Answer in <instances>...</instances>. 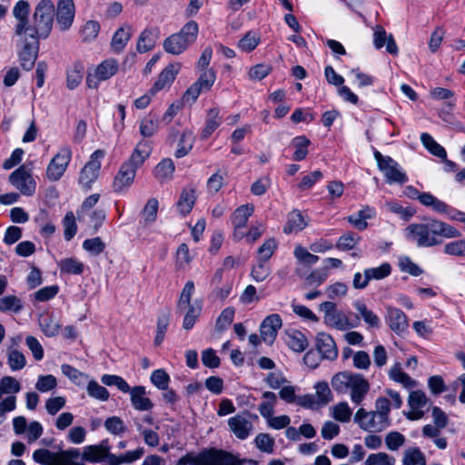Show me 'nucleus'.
Returning a JSON list of instances; mask_svg holds the SVG:
<instances>
[{"mask_svg": "<svg viewBox=\"0 0 465 465\" xmlns=\"http://www.w3.org/2000/svg\"><path fill=\"white\" fill-rule=\"evenodd\" d=\"M7 362L13 371H20L26 365V358L23 352L12 349L7 352Z\"/></svg>", "mask_w": 465, "mask_h": 465, "instance_id": "obj_50", "label": "nucleus"}, {"mask_svg": "<svg viewBox=\"0 0 465 465\" xmlns=\"http://www.w3.org/2000/svg\"><path fill=\"white\" fill-rule=\"evenodd\" d=\"M158 201L155 198L148 200L142 212V220L144 224L153 223L157 217Z\"/></svg>", "mask_w": 465, "mask_h": 465, "instance_id": "obj_56", "label": "nucleus"}, {"mask_svg": "<svg viewBox=\"0 0 465 465\" xmlns=\"http://www.w3.org/2000/svg\"><path fill=\"white\" fill-rule=\"evenodd\" d=\"M203 309L202 302L199 300H195L193 302L190 303V305H185L186 310L183 322V328L185 330H191L197 319L199 318Z\"/></svg>", "mask_w": 465, "mask_h": 465, "instance_id": "obj_31", "label": "nucleus"}, {"mask_svg": "<svg viewBox=\"0 0 465 465\" xmlns=\"http://www.w3.org/2000/svg\"><path fill=\"white\" fill-rule=\"evenodd\" d=\"M199 32L198 24L195 21L187 22L178 33L168 36L163 42V49L166 53L179 55L194 43Z\"/></svg>", "mask_w": 465, "mask_h": 465, "instance_id": "obj_4", "label": "nucleus"}, {"mask_svg": "<svg viewBox=\"0 0 465 465\" xmlns=\"http://www.w3.org/2000/svg\"><path fill=\"white\" fill-rule=\"evenodd\" d=\"M282 325V321L279 314L274 313L267 316L260 326L262 341L269 345L272 344Z\"/></svg>", "mask_w": 465, "mask_h": 465, "instance_id": "obj_17", "label": "nucleus"}, {"mask_svg": "<svg viewBox=\"0 0 465 465\" xmlns=\"http://www.w3.org/2000/svg\"><path fill=\"white\" fill-rule=\"evenodd\" d=\"M151 382L157 387L159 390H166L168 389L170 382V376L168 373L163 370L158 369L152 372L150 377Z\"/></svg>", "mask_w": 465, "mask_h": 465, "instance_id": "obj_63", "label": "nucleus"}, {"mask_svg": "<svg viewBox=\"0 0 465 465\" xmlns=\"http://www.w3.org/2000/svg\"><path fill=\"white\" fill-rule=\"evenodd\" d=\"M361 237L355 232H346L339 237L336 248L341 251L352 250L355 245L360 242Z\"/></svg>", "mask_w": 465, "mask_h": 465, "instance_id": "obj_52", "label": "nucleus"}, {"mask_svg": "<svg viewBox=\"0 0 465 465\" xmlns=\"http://www.w3.org/2000/svg\"><path fill=\"white\" fill-rule=\"evenodd\" d=\"M105 153L104 150L98 149L94 151L91 154L89 161L82 169L79 176V183L84 190H89L98 178L101 169V161Z\"/></svg>", "mask_w": 465, "mask_h": 465, "instance_id": "obj_10", "label": "nucleus"}, {"mask_svg": "<svg viewBox=\"0 0 465 465\" xmlns=\"http://www.w3.org/2000/svg\"><path fill=\"white\" fill-rule=\"evenodd\" d=\"M385 321L390 329L396 334L402 335L408 331V317L398 308L388 306L386 308Z\"/></svg>", "mask_w": 465, "mask_h": 465, "instance_id": "obj_16", "label": "nucleus"}, {"mask_svg": "<svg viewBox=\"0 0 465 465\" xmlns=\"http://www.w3.org/2000/svg\"><path fill=\"white\" fill-rule=\"evenodd\" d=\"M286 342L288 346L296 352L303 351L308 346L306 337L298 331L287 333Z\"/></svg>", "mask_w": 465, "mask_h": 465, "instance_id": "obj_40", "label": "nucleus"}, {"mask_svg": "<svg viewBox=\"0 0 465 465\" xmlns=\"http://www.w3.org/2000/svg\"><path fill=\"white\" fill-rule=\"evenodd\" d=\"M101 381L106 386H115L124 393L129 392L132 389L124 378L114 374H104L101 377Z\"/></svg>", "mask_w": 465, "mask_h": 465, "instance_id": "obj_51", "label": "nucleus"}, {"mask_svg": "<svg viewBox=\"0 0 465 465\" xmlns=\"http://www.w3.org/2000/svg\"><path fill=\"white\" fill-rule=\"evenodd\" d=\"M129 393L132 405L135 410L146 411L153 408V403L146 397V391L143 386L133 387Z\"/></svg>", "mask_w": 465, "mask_h": 465, "instance_id": "obj_25", "label": "nucleus"}, {"mask_svg": "<svg viewBox=\"0 0 465 465\" xmlns=\"http://www.w3.org/2000/svg\"><path fill=\"white\" fill-rule=\"evenodd\" d=\"M61 370L63 374L77 386H84L88 381L89 377L87 374L69 364H63Z\"/></svg>", "mask_w": 465, "mask_h": 465, "instance_id": "obj_39", "label": "nucleus"}, {"mask_svg": "<svg viewBox=\"0 0 465 465\" xmlns=\"http://www.w3.org/2000/svg\"><path fill=\"white\" fill-rule=\"evenodd\" d=\"M61 272L67 274H81L84 272V264L75 258H65L60 261Z\"/></svg>", "mask_w": 465, "mask_h": 465, "instance_id": "obj_47", "label": "nucleus"}, {"mask_svg": "<svg viewBox=\"0 0 465 465\" xmlns=\"http://www.w3.org/2000/svg\"><path fill=\"white\" fill-rule=\"evenodd\" d=\"M391 272V266L389 262H383L378 267L367 268L364 270V275L370 282L371 280H382L388 277Z\"/></svg>", "mask_w": 465, "mask_h": 465, "instance_id": "obj_45", "label": "nucleus"}, {"mask_svg": "<svg viewBox=\"0 0 465 465\" xmlns=\"http://www.w3.org/2000/svg\"><path fill=\"white\" fill-rule=\"evenodd\" d=\"M86 383H87L86 391H87L88 395L91 398H94L100 401H108V399L110 397V393L105 387L100 385L94 380H90V381L88 380V381Z\"/></svg>", "mask_w": 465, "mask_h": 465, "instance_id": "obj_43", "label": "nucleus"}, {"mask_svg": "<svg viewBox=\"0 0 465 465\" xmlns=\"http://www.w3.org/2000/svg\"><path fill=\"white\" fill-rule=\"evenodd\" d=\"M293 254L301 264L308 266L316 264L320 259L319 256L309 252L306 248L301 245L295 247Z\"/></svg>", "mask_w": 465, "mask_h": 465, "instance_id": "obj_53", "label": "nucleus"}, {"mask_svg": "<svg viewBox=\"0 0 465 465\" xmlns=\"http://www.w3.org/2000/svg\"><path fill=\"white\" fill-rule=\"evenodd\" d=\"M307 223L304 221L303 216L298 211H292L289 213L288 221L283 228L285 233H292L293 232H300L305 228Z\"/></svg>", "mask_w": 465, "mask_h": 465, "instance_id": "obj_38", "label": "nucleus"}, {"mask_svg": "<svg viewBox=\"0 0 465 465\" xmlns=\"http://www.w3.org/2000/svg\"><path fill=\"white\" fill-rule=\"evenodd\" d=\"M199 465H236L237 458L225 450L214 448L198 453Z\"/></svg>", "mask_w": 465, "mask_h": 465, "instance_id": "obj_13", "label": "nucleus"}, {"mask_svg": "<svg viewBox=\"0 0 465 465\" xmlns=\"http://www.w3.org/2000/svg\"><path fill=\"white\" fill-rule=\"evenodd\" d=\"M353 307L357 312L356 318L358 320L362 319L369 328H380L381 320L379 316L370 310L364 302L356 301L353 302Z\"/></svg>", "mask_w": 465, "mask_h": 465, "instance_id": "obj_28", "label": "nucleus"}, {"mask_svg": "<svg viewBox=\"0 0 465 465\" xmlns=\"http://www.w3.org/2000/svg\"><path fill=\"white\" fill-rule=\"evenodd\" d=\"M181 69L179 63L168 64L158 75L151 92L155 94L166 87H170Z\"/></svg>", "mask_w": 465, "mask_h": 465, "instance_id": "obj_22", "label": "nucleus"}, {"mask_svg": "<svg viewBox=\"0 0 465 465\" xmlns=\"http://www.w3.org/2000/svg\"><path fill=\"white\" fill-rule=\"evenodd\" d=\"M134 34V28L128 24H124L116 30L111 41V46L116 53L122 52Z\"/></svg>", "mask_w": 465, "mask_h": 465, "instance_id": "obj_27", "label": "nucleus"}, {"mask_svg": "<svg viewBox=\"0 0 465 465\" xmlns=\"http://www.w3.org/2000/svg\"><path fill=\"white\" fill-rule=\"evenodd\" d=\"M375 215L373 208L369 206L363 207L356 214L351 215L348 218L350 223L360 231L365 230L368 227V219H371Z\"/></svg>", "mask_w": 465, "mask_h": 465, "instance_id": "obj_32", "label": "nucleus"}, {"mask_svg": "<svg viewBox=\"0 0 465 465\" xmlns=\"http://www.w3.org/2000/svg\"><path fill=\"white\" fill-rule=\"evenodd\" d=\"M354 422L368 432H381L391 426V422L383 420L374 411L360 408L354 415Z\"/></svg>", "mask_w": 465, "mask_h": 465, "instance_id": "obj_9", "label": "nucleus"}, {"mask_svg": "<svg viewBox=\"0 0 465 465\" xmlns=\"http://www.w3.org/2000/svg\"><path fill=\"white\" fill-rule=\"evenodd\" d=\"M136 174V170L129 165L123 163L114 177L113 183L114 191L121 193L133 183Z\"/></svg>", "mask_w": 465, "mask_h": 465, "instance_id": "obj_24", "label": "nucleus"}, {"mask_svg": "<svg viewBox=\"0 0 465 465\" xmlns=\"http://www.w3.org/2000/svg\"><path fill=\"white\" fill-rule=\"evenodd\" d=\"M174 172V164L171 159L162 160L155 167V175L158 179L170 178Z\"/></svg>", "mask_w": 465, "mask_h": 465, "instance_id": "obj_62", "label": "nucleus"}, {"mask_svg": "<svg viewBox=\"0 0 465 465\" xmlns=\"http://www.w3.org/2000/svg\"><path fill=\"white\" fill-rule=\"evenodd\" d=\"M75 14L73 0H59L57 3L56 21L62 31L68 30L74 22Z\"/></svg>", "mask_w": 465, "mask_h": 465, "instance_id": "obj_19", "label": "nucleus"}, {"mask_svg": "<svg viewBox=\"0 0 465 465\" xmlns=\"http://www.w3.org/2000/svg\"><path fill=\"white\" fill-rule=\"evenodd\" d=\"M316 401L319 405L325 406L331 401V392L327 382H318L315 385Z\"/></svg>", "mask_w": 465, "mask_h": 465, "instance_id": "obj_57", "label": "nucleus"}, {"mask_svg": "<svg viewBox=\"0 0 465 465\" xmlns=\"http://www.w3.org/2000/svg\"><path fill=\"white\" fill-rule=\"evenodd\" d=\"M104 428L106 430L114 435L123 434L126 427L123 420L117 416H113L105 420Z\"/></svg>", "mask_w": 465, "mask_h": 465, "instance_id": "obj_64", "label": "nucleus"}, {"mask_svg": "<svg viewBox=\"0 0 465 465\" xmlns=\"http://www.w3.org/2000/svg\"><path fill=\"white\" fill-rule=\"evenodd\" d=\"M317 351L326 360H335L338 356V349L332 337L325 332L318 333L316 337Z\"/></svg>", "mask_w": 465, "mask_h": 465, "instance_id": "obj_21", "label": "nucleus"}, {"mask_svg": "<svg viewBox=\"0 0 465 465\" xmlns=\"http://www.w3.org/2000/svg\"><path fill=\"white\" fill-rule=\"evenodd\" d=\"M258 420L257 415L242 412L229 418L228 427L230 431L241 440H247L254 430L253 421Z\"/></svg>", "mask_w": 465, "mask_h": 465, "instance_id": "obj_8", "label": "nucleus"}, {"mask_svg": "<svg viewBox=\"0 0 465 465\" xmlns=\"http://www.w3.org/2000/svg\"><path fill=\"white\" fill-rule=\"evenodd\" d=\"M331 383L338 393L350 392L351 401L357 405L361 404L370 391V383L362 375L348 371L335 374Z\"/></svg>", "mask_w": 465, "mask_h": 465, "instance_id": "obj_2", "label": "nucleus"}, {"mask_svg": "<svg viewBox=\"0 0 465 465\" xmlns=\"http://www.w3.org/2000/svg\"><path fill=\"white\" fill-rule=\"evenodd\" d=\"M402 465H427L424 453L418 447H410L403 452Z\"/></svg>", "mask_w": 465, "mask_h": 465, "instance_id": "obj_36", "label": "nucleus"}, {"mask_svg": "<svg viewBox=\"0 0 465 465\" xmlns=\"http://www.w3.org/2000/svg\"><path fill=\"white\" fill-rule=\"evenodd\" d=\"M352 411L346 401L340 402L332 408V417L341 422L351 420Z\"/></svg>", "mask_w": 465, "mask_h": 465, "instance_id": "obj_54", "label": "nucleus"}, {"mask_svg": "<svg viewBox=\"0 0 465 465\" xmlns=\"http://www.w3.org/2000/svg\"><path fill=\"white\" fill-rule=\"evenodd\" d=\"M54 15V5L51 0H41L33 15V25L28 29V36L46 38L51 33Z\"/></svg>", "mask_w": 465, "mask_h": 465, "instance_id": "obj_3", "label": "nucleus"}, {"mask_svg": "<svg viewBox=\"0 0 465 465\" xmlns=\"http://www.w3.org/2000/svg\"><path fill=\"white\" fill-rule=\"evenodd\" d=\"M72 154L69 145H64L59 149L46 168V175L49 180L58 181L64 175L71 162Z\"/></svg>", "mask_w": 465, "mask_h": 465, "instance_id": "obj_11", "label": "nucleus"}, {"mask_svg": "<svg viewBox=\"0 0 465 465\" xmlns=\"http://www.w3.org/2000/svg\"><path fill=\"white\" fill-rule=\"evenodd\" d=\"M310 143V140L303 135L294 137L292 141V145L295 149L292 154V160L302 161L305 159L308 154V146Z\"/></svg>", "mask_w": 465, "mask_h": 465, "instance_id": "obj_41", "label": "nucleus"}, {"mask_svg": "<svg viewBox=\"0 0 465 465\" xmlns=\"http://www.w3.org/2000/svg\"><path fill=\"white\" fill-rule=\"evenodd\" d=\"M80 455V450L75 448L59 452H53L47 449H37L33 452L32 458L35 463L41 465H85L83 460H76Z\"/></svg>", "mask_w": 465, "mask_h": 465, "instance_id": "obj_5", "label": "nucleus"}, {"mask_svg": "<svg viewBox=\"0 0 465 465\" xmlns=\"http://www.w3.org/2000/svg\"><path fill=\"white\" fill-rule=\"evenodd\" d=\"M277 248V242L274 238L266 240L258 249V260L266 262Z\"/></svg>", "mask_w": 465, "mask_h": 465, "instance_id": "obj_58", "label": "nucleus"}, {"mask_svg": "<svg viewBox=\"0 0 465 465\" xmlns=\"http://www.w3.org/2000/svg\"><path fill=\"white\" fill-rule=\"evenodd\" d=\"M427 397L422 391H413L410 393L408 398V405L410 411L405 413V416L410 420H418L424 416L423 407L427 404Z\"/></svg>", "mask_w": 465, "mask_h": 465, "instance_id": "obj_20", "label": "nucleus"}, {"mask_svg": "<svg viewBox=\"0 0 465 465\" xmlns=\"http://www.w3.org/2000/svg\"><path fill=\"white\" fill-rule=\"evenodd\" d=\"M420 140L423 145L435 156L440 158H446L447 153L445 149L439 144L431 135L427 133H423L420 135Z\"/></svg>", "mask_w": 465, "mask_h": 465, "instance_id": "obj_46", "label": "nucleus"}, {"mask_svg": "<svg viewBox=\"0 0 465 465\" xmlns=\"http://www.w3.org/2000/svg\"><path fill=\"white\" fill-rule=\"evenodd\" d=\"M118 63L115 59H107L102 62L95 69L96 77L105 81L116 74Z\"/></svg>", "mask_w": 465, "mask_h": 465, "instance_id": "obj_37", "label": "nucleus"}, {"mask_svg": "<svg viewBox=\"0 0 465 465\" xmlns=\"http://www.w3.org/2000/svg\"><path fill=\"white\" fill-rule=\"evenodd\" d=\"M9 182L24 195L31 196L35 192V182L25 166H20L15 170L9 175Z\"/></svg>", "mask_w": 465, "mask_h": 465, "instance_id": "obj_14", "label": "nucleus"}, {"mask_svg": "<svg viewBox=\"0 0 465 465\" xmlns=\"http://www.w3.org/2000/svg\"><path fill=\"white\" fill-rule=\"evenodd\" d=\"M223 118L220 116L218 107L211 108L206 115L205 125L201 133V138L207 139L222 124Z\"/></svg>", "mask_w": 465, "mask_h": 465, "instance_id": "obj_30", "label": "nucleus"}, {"mask_svg": "<svg viewBox=\"0 0 465 465\" xmlns=\"http://www.w3.org/2000/svg\"><path fill=\"white\" fill-rule=\"evenodd\" d=\"M235 310L232 307L225 308L216 320V329L223 331L233 322Z\"/></svg>", "mask_w": 465, "mask_h": 465, "instance_id": "obj_61", "label": "nucleus"}, {"mask_svg": "<svg viewBox=\"0 0 465 465\" xmlns=\"http://www.w3.org/2000/svg\"><path fill=\"white\" fill-rule=\"evenodd\" d=\"M320 310L324 313V322L339 331H345L354 328L358 323H353L349 317L337 309V305L332 302H324L320 305Z\"/></svg>", "mask_w": 465, "mask_h": 465, "instance_id": "obj_7", "label": "nucleus"}, {"mask_svg": "<svg viewBox=\"0 0 465 465\" xmlns=\"http://www.w3.org/2000/svg\"><path fill=\"white\" fill-rule=\"evenodd\" d=\"M407 239L418 247H432L443 238H457L460 232L453 226L436 219H424L423 223H411L405 228Z\"/></svg>", "mask_w": 465, "mask_h": 465, "instance_id": "obj_1", "label": "nucleus"}, {"mask_svg": "<svg viewBox=\"0 0 465 465\" xmlns=\"http://www.w3.org/2000/svg\"><path fill=\"white\" fill-rule=\"evenodd\" d=\"M109 450V442L107 440H104L99 444L84 446L80 457L83 462L100 463L105 460Z\"/></svg>", "mask_w": 465, "mask_h": 465, "instance_id": "obj_18", "label": "nucleus"}, {"mask_svg": "<svg viewBox=\"0 0 465 465\" xmlns=\"http://www.w3.org/2000/svg\"><path fill=\"white\" fill-rule=\"evenodd\" d=\"M254 212L252 204H244L238 207L232 217V222L234 227V237L242 239L244 235L240 230L244 228L247 224L248 219Z\"/></svg>", "mask_w": 465, "mask_h": 465, "instance_id": "obj_23", "label": "nucleus"}, {"mask_svg": "<svg viewBox=\"0 0 465 465\" xmlns=\"http://www.w3.org/2000/svg\"><path fill=\"white\" fill-rule=\"evenodd\" d=\"M395 459L387 454L386 452H378L370 454L366 460L365 465H394Z\"/></svg>", "mask_w": 465, "mask_h": 465, "instance_id": "obj_59", "label": "nucleus"}, {"mask_svg": "<svg viewBox=\"0 0 465 465\" xmlns=\"http://www.w3.org/2000/svg\"><path fill=\"white\" fill-rule=\"evenodd\" d=\"M255 446L262 452L272 453L274 439L268 433H259L254 439Z\"/></svg>", "mask_w": 465, "mask_h": 465, "instance_id": "obj_55", "label": "nucleus"}, {"mask_svg": "<svg viewBox=\"0 0 465 465\" xmlns=\"http://www.w3.org/2000/svg\"><path fill=\"white\" fill-rule=\"evenodd\" d=\"M84 76V66L81 64H74L68 69L66 75V86L70 90L75 89L82 82Z\"/></svg>", "mask_w": 465, "mask_h": 465, "instance_id": "obj_44", "label": "nucleus"}, {"mask_svg": "<svg viewBox=\"0 0 465 465\" xmlns=\"http://www.w3.org/2000/svg\"><path fill=\"white\" fill-rule=\"evenodd\" d=\"M57 386L56 378L52 375H40L37 378L36 383L35 385V389L40 392H48L54 390Z\"/></svg>", "mask_w": 465, "mask_h": 465, "instance_id": "obj_60", "label": "nucleus"}, {"mask_svg": "<svg viewBox=\"0 0 465 465\" xmlns=\"http://www.w3.org/2000/svg\"><path fill=\"white\" fill-rule=\"evenodd\" d=\"M196 197L194 193V190L193 189H185L183 190L180 195V198L176 203V207L178 212L183 214H188L195 203Z\"/></svg>", "mask_w": 465, "mask_h": 465, "instance_id": "obj_34", "label": "nucleus"}, {"mask_svg": "<svg viewBox=\"0 0 465 465\" xmlns=\"http://www.w3.org/2000/svg\"><path fill=\"white\" fill-rule=\"evenodd\" d=\"M389 377L391 380L402 384L408 389L413 388L416 385L415 381L402 371L400 362H396L391 366L389 371Z\"/></svg>", "mask_w": 465, "mask_h": 465, "instance_id": "obj_35", "label": "nucleus"}, {"mask_svg": "<svg viewBox=\"0 0 465 465\" xmlns=\"http://www.w3.org/2000/svg\"><path fill=\"white\" fill-rule=\"evenodd\" d=\"M18 45L23 46L19 54L21 66L29 71L33 68L38 55V38L25 35L19 37Z\"/></svg>", "mask_w": 465, "mask_h": 465, "instance_id": "obj_12", "label": "nucleus"}, {"mask_svg": "<svg viewBox=\"0 0 465 465\" xmlns=\"http://www.w3.org/2000/svg\"><path fill=\"white\" fill-rule=\"evenodd\" d=\"M24 308V303L15 295L0 297V312L4 313H19Z\"/></svg>", "mask_w": 465, "mask_h": 465, "instance_id": "obj_33", "label": "nucleus"}, {"mask_svg": "<svg viewBox=\"0 0 465 465\" xmlns=\"http://www.w3.org/2000/svg\"><path fill=\"white\" fill-rule=\"evenodd\" d=\"M158 129V117L150 114L147 117L143 118L140 123V134L143 137L153 136Z\"/></svg>", "mask_w": 465, "mask_h": 465, "instance_id": "obj_48", "label": "nucleus"}, {"mask_svg": "<svg viewBox=\"0 0 465 465\" xmlns=\"http://www.w3.org/2000/svg\"><path fill=\"white\" fill-rule=\"evenodd\" d=\"M374 158L378 167L383 173L386 182L391 183H404L408 178L400 164L390 156L382 155L379 151L374 152Z\"/></svg>", "mask_w": 465, "mask_h": 465, "instance_id": "obj_6", "label": "nucleus"}, {"mask_svg": "<svg viewBox=\"0 0 465 465\" xmlns=\"http://www.w3.org/2000/svg\"><path fill=\"white\" fill-rule=\"evenodd\" d=\"M12 14L16 20L14 28L15 35L22 37L28 35L30 5L25 0H19L14 6Z\"/></svg>", "mask_w": 465, "mask_h": 465, "instance_id": "obj_15", "label": "nucleus"}, {"mask_svg": "<svg viewBox=\"0 0 465 465\" xmlns=\"http://www.w3.org/2000/svg\"><path fill=\"white\" fill-rule=\"evenodd\" d=\"M195 291L194 282L188 281L185 282L177 303V310L183 312L185 309V305L192 303V296Z\"/></svg>", "mask_w": 465, "mask_h": 465, "instance_id": "obj_49", "label": "nucleus"}, {"mask_svg": "<svg viewBox=\"0 0 465 465\" xmlns=\"http://www.w3.org/2000/svg\"><path fill=\"white\" fill-rule=\"evenodd\" d=\"M151 150V145L148 141L139 142L129 160L124 163L137 171V169L142 166L144 161L149 157Z\"/></svg>", "mask_w": 465, "mask_h": 465, "instance_id": "obj_26", "label": "nucleus"}, {"mask_svg": "<svg viewBox=\"0 0 465 465\" xmlns=\"http://www.w3.org/2000/svg\"><path fill=\"white\" fill-rule=\"evenodd\" d=\"M194 137L191 131H184L179 140L178 147L175 151L174 155L177 158L185 156L193 148Z\"/></svg>", "mask_w": 465, "mask_h": 465, "instance_id": "obj_42", "label": "nucleus"}, {"mask_svg": "<svg viewBox=\"0 0 465 465\" xmlns=\"http://www.w3.org/2000/svg\"><path fill=\"white\" fill-rule=\"evenodd\" d=\"M159 38L157 28H145L139 35L136 49L139 53H146L152 50Z\"/></svg>", "mask_w": 465, "mask_h": 465, "instance_id": "obj_29", "label": "nucleus"}]
</instances>
